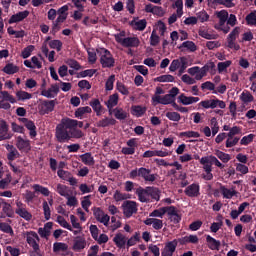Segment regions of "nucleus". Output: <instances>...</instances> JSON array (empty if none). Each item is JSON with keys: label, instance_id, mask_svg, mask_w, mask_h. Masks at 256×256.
Wrapping results in <instances>:
<instances>
[{"label": "nucleus", "instance_id": "9d476101", "mask_svg": "<svg viewBox=\"0 0 256 256\" xmlns=\"http://www.w3.org/2000/svg\"><path fill=\"white\" fill-rule=\"evenodd\" d=\"M55 105H56V100L42 101L38 106L40 115H49V113H52V111H54Z\"/></svg>", "mask_w": 256, "mask_h": 256}, {"label": "nucleus", "instance_id": "864d4df0", "mask_svg": "<svg viewBox=\"0 0 256 256\" xmlns=\"http://www.w3.org/2000/svg\"><path fill=\"white\" fill-rule=\"evenodd\" d=\"M178 48H180V49L186 48V49L190 50L191 52H195L197 50V46L193 41H186L182 45H180V47H178Z\"/></svg>", "mask_w": 256, "mask_h": 256}, {"label": "nucleus", "instance_id": "a19ab883", "mask_svg": "<svg viewBox=\"0 0 256 256\" xmlns=\"http://www.w3.org/2000/svg\"><path fill=\"white\" fill-rule=\"evenodd\" d=\"M109 125H116V120L106 117L98 122V127H109Z\"/></svg>", "mask_w": 256, "mask_h": 256}, {"label": "nucleus", "instance_id": "2eb2a0df", "mask_svg": "<svg viewBox=\"0 0 256 256\" xmlns=\"http://www.w3.org/2000/svg\"><path fill=\"white\" fill-rule=\"evenodd\" d=\"M184 194L188 198H197L200 196V186L197 183H192L188 185L186 190H184Z\"/></svg>", "mask_w": 256, "mask_h": 256}, {"label": "nucleus", "instance_id": "1a4fd4ad", "mask_svg": "<svg viewBox=\"0 0 256 256\" xmlns=\"http://www.w3.org/2000/svg\"><path fill=\"white\" fill-rule=\"evenodd\" d=\"M123 213L126 218H131L138 212L137 203L135 201L126 200L122 204Z\"/></svg>", "mask_w": 256, "mask_h": 256}, {"label": "nucleus", "instance_id": "6ab92c4d", "mask_svg": "<svg viewBox=\"0 0 256 256\" xmlns=\"http://www.w3.org/2000/svg\"><path fill=\"white\" fill-rule=\"evenodd\" d=\"M206 243H208V249L212 251H219L221 248V241L211 235H206Z\"/></svg>", "mask_w": 256, "mask_h": 256}, {"label": "nucleus", "instance_id": "603ef678", "mask_svg": "<svg viewBox=\"0 0 256 256\" xmlns=\"http://www.w3.org/2000/svg\"><path fill=\"white\" fill-rule=\"evenodd\" d=\"M196 18H197V21L199 20L200 22L204 23L209 20L210 15L205 10H202L196 13Z\"/></svg>", "mask_w": 256, "mask_h": 256}, {"label": "nucleus", "instance_id": "79ce46f5", "mask_svg": "<svg viewBox=\"0 0 256 256\" xmlns=\"http://www.w3.org/2000/svg\"><path fill=\"white\" fill-rule=\"evenodd\" d=\"M0 230H1V232L5 233V234H10V236H14V231H13L11 225H9L6 222L0 223Z\"/></svg>", "mask_w": 256, "mask_h": 256}, {"label": "nucleus", "instance_id": "412c9836", "mask_svg": "<svg viewBox=\"0 0 256 256\" xmlns=\"http://www.w3.org/2000/svg\"><path fill=\"white\" fill-rule=\"evenodd\" d=\"M22 123H24L25 127L27 128L29 132V135L31 139H34V137H37V132H36V126L35 123L31 120H28L27 118H22L21 119Z\"/></svg>", "mask_w": 256, "mask_h": 256}, {"label": "nucleus", "instance_id": "13d9d810", "mask_svg": "<svg viewBox=\"0 0 256 256\" xmlns=\"http://www.w3.org/2000/svg\"><path fill=\"white\" fill-rule=\"evenodd\" d=\"M116 89L122 95H129V93H130L128 88L126 87V85L124 83L120 82V81L117 82Z\"/></svg>", "mask_w": 256, "mask_h": 256}, {"label": "nucleus", "instance_id": "aec40b11", "mask_svg": "<svg viewBox=\"0 0 256 256\" xmlns=\"http://www.w3.org/2000/svg\"><path fill=\"white\" fill-rule=\"evenodd\" d=\"M199 101V97L186 96L185 94L178 96V103H182V105H193V103H198Z\"/></svg>", "mask_w": 256, "mask_h": 256}, {"label": "nucleus", "instance_id": "2f4dec72", "mask_svg": "<svg viewBox=\"0 0 256 256\" xmlns=\"http://www.w3.org/2000/svg\"><path fill=\"white\" fill-rule=\"evenodd\" d=\"M32 188L34 189V191L36 193H40L44 197H49V195H50V190L47 187H44V186H42L40 184H34L32 186Z\"/></svg>", "mask_w": 256, "mask_h": 256}, {"label": "nucleus", "instance_id": "338daca9", "mask_svg": "<svg viewBox=\"0 0 256 256\" xmlns=\"http://www.w3.org/2000/svg\"><path fill=\"white\" fill-rule=\"evenodd\" d=\"M87 52H88V61L91 64H94L97 61V54H96L95 50L89 49V50H87Z\"/></svg>", "mask_w": 256, "mask_h": 256}, {"label": "nucleus", "instance_id": "c85d7f7f", "mask_svg": "<svg viewBox=\"0 0 256 256\" xmlns=\"http://www.w3.org/2000/svg\"><path fill=\"white\" fill-rule=\"evenodd\" d=\"M220 192L222 193V196L224 197V199H232L238 193L236 190L228 189L225 186L220 187Z\"/></svg>", "mask_w": 256, "mask_h": 256}, {"label": "nucleus", "instance_id": "393cba45", "mask_svg": "<svg viewBox=\"0 0 256 256\" xmlns=\"http://www.w3.org/2000/svg\"><path fill=\"white\" fill-rule=\"evenodd\" d=\"M85 247H86V239L84 237L77 236L74 240L73 250L80 252L84 250Z\"/></svg>", "mask_w": 256, "mask_h": 256}, {"label": "nucleus", "instance_id": "052dcab7", "mask_svg": "<svg viewBox=\"0 0 256 256\" xmlns=\"http://www.w3.org/2000/svg\"><path fill=\"white\" fill-rule=\"evenodd\" d=\"M1 95L3 96L2 101H9V103H17V100L11 95L9 94L7 91H2L1 90Z\"/></svg>", "mask_w": 256, "mask_h": 256}, {"label": "nucleus", "instance_id": "09e8293b", "mask_svg": "<svg viewBox=\"0 0 256 256\" xmlns=\"http://www.w3.org/2000/svg\"><path fill=\"white\" fill-rule=\"evenodd\" d=\"M180 137H187L188 139H197L201 137V134L196 131H186V132H180Z\"/></svg>", "mask_w": 256, "mask_h": 256}, {"label": "nucleus", "instance_id": "473e14b6", "mask_svg": "<svg viewBox=\"0 0 256 256\" xmlns=\"http://www.w3.org/2000/svg\"><path fill=\"white\" fill-rule=\"evenodd\" d=\"M90 106L92 107V109L95 111V113L97 114V117H100L101 113H102V105L99 101V99H94L90 102Z\"/></svg>", "mask_w": 256, "mask_h": 256}, {"label": "nucleus", "instance_id": "0e129e2a", "mask_svg": "<svg viewBox=\"0 0 256 256\" xmlns=\"http://www.w3.org/2000/svg\"><path fill=\"white\" fill-rule=\"evenodd\" d=\"M160 43V37L157 35L156 31L154 30L152 32V35L150 37V44L151 46H157Z\"/></svg>", "mask_w": 256, "mask_h": 256}, {"label": "nucleus", "instance_id": "423d86ee", "mask_svg": "<svg viewBox=\"0 0 256 256\" xmlns=\"http://www.w3.org/2000/svg\"><path fill=\"white\" fill-rule=\"evenodd\" d=\"M198 107H202L203 109H216V107H220V109H225L226 103L223 100L210 99L201 101L200 103H198Z\"/></svg>", "mask_w": 256, "mask_h": 256}, {"label": "nucleus", "instance_id": "f03ea898", "mask_svg": "<svg viewBox=\"0 0 256 256\" xmlns=\"http://www.w3.org/2000/svg\"><path fill=\"white\" fill-rule=\"evenodd\" d=\"M138 177L143 179L146 183L153 184L154 182H156L158 175L152 173L151 169L145 167L133 169L129 173V178L131 180H135Z\"/></svg>", "mask_w": 256, "mask_h": 256}, {"label": "nucleus", "instance_id": "7c9ffc66", "mask_svg": "<svg viewBox=\"0 0 256 256\" xmlns=\"http://www.w3.org/2000/svg\"><path fill=\"white\" fill-rule=\"evenodd\" d=\"M130 25L134 27L135 30L144 31L147 27L146 19L140 21L133 20L130 22Z\"/></svg>", "mask_w": 256, "mask_h": 256}, {"label": "nucleus", "instance_id": "f3484780", "mask_svg": "<svg viewBox=\"0 0 256 256\" xmlns=\"http://www.w3.org/2000/svg\"><path fill=\"white\" fill-rule=\"evenodd\" d=\"M136 195L139 198V201L141 203H150L151 199H150V193H149V186L146 188L143 187H139L136 191Z\"/></svg>", "mask_w": 256, "mask_h": 256}, {"label": "nucleus", "instance_id": "bf43d9fd", "mask_svg": "<svg viewBox=\"0 0 256 256\" xmlns=\"http://www.w3.org/2000/svg\"><path fill=\"white\" fill-rule=\"evenodd\" d=\"M165 214H166V210L164 207H162V208L156 209L152 213H150V217L163 219V216Z\"/></svg>", "mask_w": 256, "mask_h": 256}, {"label": "nucleus", "instance_id": "39448f33", "mask_svg": "<svg viewBox=\"0 0 256 256\" xmlns=\"http://www.w3.org/2000/svg\"><path fill=\"white\" fill-rule=\"evenodd\" d=\"M180 90L178 87H172L170 91H168V94L164 95L163 97H156V101H158V104L160 105H169L171 103V100L176 99L177 95H179Z\"/></svg>", "mask_w": 256, "mask_h": 256}, {"label": "nucleus", "instance_id": "e433bc0d", "mask_svg": "<svg viewBox=\"0 0 256 256\" xmlns=\"http://www.w3.org/2000/svg\"><path fill=\"white\" fill-rule=\"evenodd\" d=\"M85 113H92L91 107L85 106V107L78 108L75 112V117H77L78 119H82Z\"/></svg>", "mask_w": 256, "mask_h": 256}, {"label": "nucleus", "instance_id": "cd10ccee", "mask_svg": "<svg viewBox=\"0 0 256 256\" xmlns=\"http://www.w3.org/2000/svg\"><path fill=\"white\" fill-rule=\"evenodd\" d=\"M81 161L86 166H94L95 159L91 153L87 152L85 154L80 155Z\"/></svg>", "mask_w": 256, "mask_h": 256}, {"label": "nucleus", "instance_id": "37998d69", "mask_svg": "<svg viewBox=\"0 0 256 256\" xmlns=\"http://www.w3.org/2000/svg\"><path fill=\"white\" fill-rule=\"evenodd\" d=\"M56 192L61 196V197H68V186L63 185V184H57Z\"/></svg>", "mask_w": 256, "mask_h": 256}, {"label": "nucleus", "instance_id": "e2e57ef3", "mask_svg": "<svg viewBox=\"0 0 256 256\" xmlns=\"http://www.w3.org/2000/svg\"><path fill=\"white\" fill-rule=\"evenodd\" d=\"M49 46L59 52L62 49L63 43L60 40H52L49 42Z\"/></svg>", "mask_w": 256, "mask_h": 256}, {"label": "nucleus", "instance_id": "6e6d98bb", "mask_svg": "<svg viewBox=\"0 0 256 256\" xmlns=\"http://www.w3.org/2000/svg\"><path fill=\"white\" fill-rule=\"evenodd\" d=\"M43 211H44V217L46 221H49L51 219V209L46 200L43 202Z\"/></svg>", "mask_w": 256, "mask_h": 256}, {"label": "nucleus", "instance_id": "c9c22d12", "mask_svg": "<svg viewBox=\"0 0 256 256\" xmlns=\"http://www.w3.org/2000/svg\"><path fill=\"white\" fill-rule=\"evenodd\" d=\"M240 101L247 105L248 103H252V101H254V96L249 91L242 92L240 95Z\"/></svg>", "mask_w": 256, "mask_h": 256}, {"label": "nucleus", "instance_id": "ea45409f", "mask_svg": "<svg viewBox=\"0 0 256 256\" xmlns=\"http://www.w3.org/2000/svg\"><path fill=\"white\" fill-rule=\"evenodd\" d=\"M132 111H133V114L136 115V117H143V115H145L147 111V108L137 105V106H132Z\"/></svg>", "mask_w": 256, "mask_h": 256}, {"label": "nucleus", "instance_id": "c756f323", "mask_svg": "<svg viewBox=\"0 0 256 256\" xmlns=\"http://www.w3.org/2000/svg\"><path fill=\"white\" fill-rule=\"evenodd\" d=\"M15 213L22 219H24L27 222H30L32 220V214L26 209H16Z\"/></svg>", "mask_w": 256, "mask_h": 256}, {"label": "nucleus", "instance_id": "8fccbe9b", "mask_svg": "<svg viewBox=\"0 0 256 256\" xmlns=\"http://www.w3.org/2000/svg\"><path fill=\"white\" fill-rule=\"evenodd\" d=\"M247 25L256 26V12H251L245 17Z\"/></svg>", "mask_w": 256, "mask_h": 256}, {"label": "nucleus", "instance_id": "5fc2aeb1", "mask_svg": "<svg viewBox=\"0 0 256 256\" xmlns=\"http://www.w3.org/2000/svg\"><path fill=\"white\" fill-rule=\"evenodd\" d=\"M35 198H36L35 192L26 190V193L24 194V200L26 204L29 205L30 203H33Z\"/></svg>", "mask_w": 256, "mask_h": 256}, {"label": "nucleus", "instance_id": "f8f14e48", "mask_svg": "<svg viewBox=\"0 0 256 256\" xmlns=\"http://www.w3.org/2000/svg\"><path fill=\"white\" fill-rule=\"evenodd\" d=\"M240 34V27H235L232 32L229 33L227 41H228V47L230 49H234L236 51L240 50V45L235 43V40L237 39V36Z\"/></svg>", "mask_w": 256, "mask_h": 256}, {"label": "nucleus", "instance_id": "bb28decb", "mask_svg": "<svg viewBox=\"0 0 256 256\" xmlns=\"http://www.w3.org/2000/svg\"><path fill=\"white\" fill-rule=\"evenodd\" d=\"M148 191L150 195V200H154L156 202L160 201L161 191L159 190V188L154 186H148Z\"/></svg>", "mask_w": 256, "mask_h": 256}, {"label": "nucleus", "instance_id": "ddd939ff", "mask_svg": "<svg viewBox=\"0 0 256 256\" xmlns=\"http://www.w3.org/2000/svg\"><path fill=\"white\" fill-rule=\"evenodd\" d=\"M127 146L128 147H123L122 148V154L125 156H132L136 152V148L138 146L137 143V138H131L130 140L127 141Z\"/></svg>", "mask_w": 256, "mask_h": 256}, {"label": "nucleus", "instance_id": "a878e982", "mask_svg": "<svg viewBox=\"0 0 256 256\" xmlns=\"http://www.w3.org/2000/svg\"><path fill=\"white\" fill-rule=\"evenodd\" d=\"M113 242L119 249H124L127 243L126 237L122 233H117L113 239Z\"/></svg>", "mask_w": 256, "mask_h": 256}, {"label": "nucleus", "instance_id": "6e6552de", "mask_svg": "<svg viewBox=\"0 0 256 256\" xmlns=\"http://www.w3.org/2000/svg\"><path fill=\"white\" fill-rule=\"evenodd\" d=\"M92 212L97 222L103 224L105 227L109 226L110 216L105 214L100 207H93Z\"/></svg>", "mask_w": 256, "mask_h": 256}, {"label": "nucleus", "instance_id": "680f3d73", "mask_svg": "<svg viewBox=\"0 0 256 256\" xmlns=\"http://www.w3.org/2000/svg\"><path fill=\"white\" fill-rule=\"evenodd\" d=\"M166 117L170 120V121H180L181 119V115L178 112H166Z\"/></svg>", "mask_w": 256, "mask_h": 256}, {"label": "nucleus", "instance_id": "dca6fc26", "mask_svg": "<svg viewBox=\"0 0 256 256\" xmlns=\"http://www.w3.org/2000/svg\"><path fill=\"white\" fill-rule=\"evenodd\" d=\"M12 135L9 132V125L3 119H0V141L11 139Z\"/></svg>", "mask_w": 256, "mask_h": 256}, {"label": "nucleus", "instance_id": "c03bdc74", "mask_svg": "<svg viewBox=\"0 0 256 256\" xmlns=\"http://www.w3.org/2000/svg\"><path fill=\"white\" fill-rule=\"evenodd\" d=\"M114 115L116 119H118L119 121H123L124 119H127V112L124 111L122 108H115Z\"/></svg>", "mask_w": 256, "mask_h": 256}, {"label": "nucleus", "instance_id": "20e7f679", "mask_svg": "<svg viewBox=\"0 0 256 256\" xmlns=\"http://www.w3.org/2000/svg\"><path fill=\"white\" fill-rule=\"evenodd\" d=\"M189 65V60L187 57L182 56L178 59L172 60V63H170V69L171 72H175L178 69V73L181 75L185 72Z\"/></svg>", "mask_w": 256, "mask_h": 256}, {"label": "nucleus", "instance_id": "58836bf2", "mask_svg": "<svg viewBox=\"0 0 256 256\" xmlns=\"http://www.w3.org/2000/svg\"><path fill=\"white\" fill-rule=\"evenodd\" d=\"M57 223L64 229H67L68 231L73 232L72 226L65 220L63 216L59 215L57 217Z\"/></svg>", "mask_w": 256, "mask_h": 256}, {"label": "nucleus", "instance_id": "774afa93", "mask_svg": "<svg viewBox=\"0 0 256 256\" xmlns=\"http://www.w3.org/2000/svg\"><path fill=\"white\" fill-rule=\"evenodd\" d=\"M66 64H67L69 67H71V68H73V69H75V70H80V69H81V65H80L79 62L76 61L75 59H68V60L66 61Z\"/></svg>", "mask_w": 256, "mask_h": 256}, {"label": "nucleus", "instance_id": "3c124183", "mask_svg": "<svg viewBox=\"0 0 256 256\" xmlns=\"http://www.w3.org/2000/svg\"><path fill=\"white\" fill-rule=\"evenodd\" d=\"M3 71L9 75H12L17 73L19 71V68L12 63H9L4 67Z\"/></svg>", "mask_w": 256, "mask_h": 256}, {"label": "nucleus", "instance_id": "4468645a", "mask_svg": "<svg viewBox=\"0 0 256 256\" xmlns=\"http://www.w3.org/2000/svg\"><path fill=\"white\" fill-rule=\"evenodd\" d=\"M58 177L66 182H69L71 186H76L78 181L75 177L72 176V173L66 170H58L57 171Z\"/></svg>", "mask_w": 256, "mask_h": 256}, {"label": "nucleus", "instance_id": "49530a36", "mask_svg": "<svg viewBox=\"0 0 256 256\" xmlns=\"http://www.w3.org/2000/svg\"><path fill=\"white\" fill-rule=\"evenodd\" d=\"M69 133H70V141L71 139H82V137H84L83 131L77 128H73L72 130L69 131Z\"/></svg>", "mask_w": 256, "mask_h": 256}, {"label": "nucleus", "instance_id": "f257e3e1", "mask_svg": "<svg viewBox=\"0 0 256 256\" xmlns=\"http://www.w3.org/2000/svg\"><path fill=\"white\" fill-rule=\"evenodd\" d=\"M78 125V120L71 118L63 119L62 123L58 124L56 127L55 137L58 143H68L70 141V129H76Z\"/></svg>", "mask_w": 256, "mask_h": 256}, {"label": "nucleus", "instance_id": "b1692460", "mask_svg": "<svg viewBox=\"0 0 256 256\" xmlns=\"http://www.w3.org/2000/svg\"><path fill=\"white\" fill-rule=\"evenodd\" d=\"M177 246H178L177 239L169 241L168 243H166L165 251H163V253L169 256H173V254L177 249Z\"/></svg>", "mask_w": 256, "mask_h": 256}, {"label": "nucleus", "instance_id": "7ed1b4c3", "mask_svg": "<svg viewBox=\"0 0 256 256\" xmlns=\"http://www.w3.org/2000/svg\"><path fill=\"white\" fill-rule=\"evenodd\" d=\"M96 52L100 57V63L103 68H112L115 66V58L108 49L98 48Z\"/></svg>", "mask_w": 256, "mask_h": 256}, {"label": "nucleus", "instance_id": "5701e85b", "mask_svg": "<svg viewBox=\"0 0 256 256\" xmlns=\"http://www.w3.org/2000/svg\"><path fill=\"white\" fill-rule=\"evenodd\" d=\"M28 16H29L28 10L18 12L17 14H14L11 16V18L9 19V24L21 22L24 19H26Z\"/></svg>", "mask_w": 256, "mask_h": 256}, {"label": "nucleus", "instance_id": "69168bd1", "mask_svg": "<svg viewBox=\"0 0 256 256\" xmlns=\"http://www.w3.org/2000/svg\"><path fill=\"white\" fill-rule=\"evenodd\" d=\"M34 49H35V47L33 45L27 46L26 48L23 49L21 56L24 59L28 58L31 55V53L33 52Z\"/></svg>", "mask_w": 256, "mask_h": 256}, {"label": "nucleus", "instance_id": "0eeeda50", "mask_svg": "<svg viewBox=\"0 0 256 256\" xmlns=\"http://www.w3.org/2000/svg\"><path fill=\"white\" fill-rule=\"evenodd\" d=\"M26 240L29 246L33 248L34 253L39 254L40 246L38 243L40 242V238L38 234L35 231H29L26 234Z\"/></svg>", "mask_w": 256, "mask_h": 256}, {"label": "nucleus", "instance_id": "a211bd4d", "mask_svg": "<svg viewBox=\"0 0 256 256\" xmlns=\"http://www.w3.org/2000/svg\"><path fill=\"white\" fill-rule=\"evenodd\" d=\"M17 149L19 151L23 152H30L31 151V144L30 140L23 139L21 136L17 137V143H16Z\"/></svg>", "mask_w": 256, "mask_h": 256}, {"label": "nucleus", "instance_id": "4be33fe9", "mask_svg": "<svg viewBox=\"0 0 256 256\" xmlns=\"http://www.w3.org/2000/svg\"><path fill=\"white\" fill-rule=\"evenodd\" d=\"M202 163H210L220 169H224L225 165H223L216 156L210 155V156H206V157H202Z\"/></svg>", "mask_w": 256, "mask_h": 256}, {"label": "nucleus", "instance_id": "9b49d317", "mask_svg": "<svg viewBox=\"0 0 256 256\" xmlns=\"http://www.w3.org/2000/svg\"><path fill=\"white\" fill-rule=\"evenodd\" d=\"M117 42L126 48H137L140 45L138 37L119 38L117 36Z\"/></svg>", "mask_w": 256, "mask_h": 256}, {"label": "nucleus", "instance_id": "4d7b16f0", "mask_svg": "<svg viewBox=\"0 0 256 256\" xmlns=\"http://www.w3.org/2000/svg\"><path fill=\"white\" fill-rule=\"evenodd\" d=\"M232 65V61L228 60L225 62H219L218 63V73H223L225 71H227V68L230 67Z\"/></svg>", "mask_w": 256, "mask_h": 256}, {"label": "nucleus", "instance_id": "a18cd8bd", "mask_svg": "<svg viewBox=\"0 0 256 256\" xmlns=\"http://www.w3.org/2000/svg\"><path fill=\"white\" fill-rule=\"evenodd\" d=\"M16 97H17L18 101H27L29 99H32V94H30L26 91L20 90L16 93Z\"/></svg>", "mask_w": 256, "mask_h": 256}, {"label": "nucleus", "instance_id": "de8ad7c7", "mask_svg": "<svg viewBox=\"0 0 256 256\" xmlns=\"http://www.w3.org/2000/svg\"><path fill=\"white\" fill-rule=\"evenodd\" d=\"M216 157L222 161V163L227 164L231 161V156L225 152L218 151L216 152Z\"/></svg>", "mask_w": 256, "mask_h": 256}, {"label": "nucleus", "instance_id": "f704fd0d", "mask_svg": "<svg viewBox=\"0 0 256 256\" xmlns=\"http://www.w3.org/2000/svg\"><path fill=\"white\" fill-rule=\"evenodd\" d=\"M119 95L118 93H115L109 97V100L106 102V105L108 109L112 110L113 107H116L118 105Z\"/></svg>", "mask_w": 256, "mask_h": 256}, {"label": "nucleus", "instance_id": "72a5a7b5", "mask_svg": "<svg viewBox=\"0 0 256 256\" xmlns=\"http://www.w3.org/2000/svg\"><path fill=\"white\" fill-rule=\"evenodd\" d=\"M3 203V207H2V211L3 213L8 217V218H13L14 217V211L12 209V206L10 205V203L2 201Z\"/></svg>", "mask_w": 256, "mask_h": 256}, {"label": "nucleus", "instance_id": "4c0bfd02", "mask_svg": "<svg viewBox=\"0 0 256 256\" xmlns=\"http://www.w3.org/2000/svg\"><path fill=\"white\" fill-rule=\"evenodd\" d=\"M174 80H175V77L173 75H170V74L161 75V76L156 78V81L158 83H173Z\"/></svg>", "mask_w": 256, "mask_h": 256}]
</instances>
